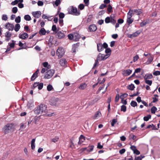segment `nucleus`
Wrapping results in <instances>:
<instances>
[{
	"mask_svg": "<svg viewBox=\"0 0 160 160\" xmlns=\"http://www.w3.org/2000/svg\"><path fill=\"white\" fill-rule=\"evenodd\" d=\"M59 63L62 66H65L67 63V62L65 59L62 58L60 60Z\"/></svg>",
	"mask_w": 160,
	"mask_h": 160,
	"instance_id": "21",
	"label": "nucleus"
},
{
	"mask_svg": "<svg viewBox=\"0 0 160 160\" xmlns=\"http://www.w3.org/2000/svg\"><path fill=\"white\" fill-rule=\"evenodd\" d=\"M53 88L52 85L51 84H49L48 85L47 87V89L49 91H51L53 89Z\"/></svg>",
	"mask_w": 160,
	"mask_h": 160,
	"instance_id": "41",
	"label": "nucleus"
},
{
	"mask_svg": "<svg viewBox=\"0 0 160 160\" xmlns=\"http://www.w3.org/2000/svg\"><path fill=\"white\" fill-rule=\"evenodd\" d=\"M42 65L44 67L47 68L48 69L51 68V66L48 64V63L47 62H45L43 63Z\"/></svg>",
	"mask_w": 160,
	"mask_h": 160,
	"instance_id": "29",
	"label": "nucleus"
},
{
	"mask_svg": "<svg viewBox=\"0 0 160 160\" xmlns=\"http://www.w3.org/2000/svg\"><path fill=\"white\" fill-rule=\"evenodd\" d=\"M94 147V146L93 145L89 146L88 147H87V152H89L92 151Z\"/></svg>",
	"mask_w": 160,
	"mask_h": 160,
	"instance_id": "28",
	"label": "nucleus"
},
{
	"mask_svg": "<svg viewBox=\"0 0 160 160\" xmlns=\"http://www.w3.org/2000/svg\"><path fill=\"white\" fill-rule=\"evenodd\" d=\"M98 61H99V60H98L97 58L96 60H95V62L94 64L92 69L95 68L96 66L98 65Z\"/></svg>",
	"mask_w": 160,
	"mask_h": 160,
	"instance_id": "53",
	"label": "nucleus"
},
{
	"mask_svg": "<svg viewBox=\"0 0 160 160\" xmlns=\"http://www.w3.org/2000/svg\"><path fill=\"white\" fill-rule=\"evenodd\" d=\"M12 36L11 33L9 32H7L5 34V37L7 38L6 39V40L7 41H8L10 39V38Z\"/></svg>",
	"mask_w": 160,
	"mask_h": 160,
	"instance_id": "18",
	"label": "nucleus"
},
{
	"mask_svg": "<svg viewBox=\"0 0 160 160\" xmlns=\"http://www.w3.org/2000/svg\"><path fill=\"white\" fill-rule=\"evenodd\" d=\"M133 10L130 9L128 13V17L127 20V22L128 25H129L131 24L133 21V19L131 18L132 17V14Z\"/></svg>",
	"mask_w": 160,
	"mask_h": 160,
	"instance_id": "4",
	"label": "nucleus"
},
{
	"mask_svg": "<svg viewBox=\"0 0 160 160\" xmlns=\"http://www.w3.org/2000/svg\"><path fill=\"white\" fill-rule=\"evenodd\" d=\"M59 24L61 26H62L63 25V20L62 19H59Z\"/></svg>",
	"mask_w": 160,
	"mask_h": 160,
	"instance_id": "59",
	"label": "nucleus"
},
{
	"mask_svg": "<svg viewBox=\"0 0 160 160\" xmlns=\"http://www.w3.org/2000/svg\"><path fill=\"white\" fill-rule=\"evenodd\" d=\"M28 34L26 32H24L21 35H19V38L22 39H25L28 37Z\"/></svg>",
	"mask_w": 160,
	"mask_h": 160,
	"instance_id": "20",
	"label": "nucleus"
},
{
	"mask_svg": "<svg viewBox=\"0 0 160 160\" xmlns=\"http://www.w3.org/2000/svg\"><path fill=\"white\" fill-rule=\"evenodd\" d=\"M59 100V99L58 98H53L49 100V102L51 105L56 106L58 104Z\"/></svg>",
	"mask_w": 160,
	"mask_h": 160,
	"instance_id": "7",
	"label": "nucleus"
},
{
	"mask_svg": "<svg viewBox=\"0 0 160 160\" xmlns=\"http://www.w3.org/2000/svg\"><path fill=\"white\" fill-rule=\"evenodd\" d=\"M15 127V125L13 124L8 123L5 125L3 128V132L5 134H7L11 132L12 130L13 131Z\"/></svg>",
	"mask_w": 160,
	"mask_h": 160,
	"instance_id": "2",
	"label": "nucleus"
},
{
	"mask_svg": "<svg viewBox=\"0 0 160 160\" xmlns=\"http://www.w3.org/2000/svg\"><path fill=\"white\" fill-rule=\"evenodd\" d=\"M128 96V94L125 93L121 95L120 98L121 99H123L124 98L127 97Z\"/></svg>",
	"mask_w": 160,
	"mask_h": 160,
	"instance_id": "47",
	"label": "nucleus"
},
{
	"mask_svg": "<svg viewBox=\"0 0 160 160\" xmlns=\"http://www.w3.org/2000/svg\"><path fill=\"white\" fill-rule=\"evenodd\" d=\"M5 27L6 28L8 29L9 31H12L14 28L13 25L9 22L6 24Z\"/></svg>",
	"mask_w": 160,
	"mask_h": 160,
	"instance_id": "13",
	"label": "nucleus"
},
{
	"mask_svg": "<svg viewBox=\"0 0 160 160\" xmlns=\"http://www.w3.org/2000/svg\"><path fill=\"white\" fill-rule=\"evenodd\" d=\"M134 11L135 13H137L138 15H140L142 13V10L141 9H134Z\"/></svg>",
	"mask_w": 160,
	"mask_h": 160,
	"instance_id": "33",
	"label": "nucleus"
},
{
	"mask_svg": "<svg viewBox=\"0 0 160 160\" xmlns=\"http://www.w3.org/2000/svg\"><path fill=\"white\" fill-rule=\"evenodd\" d=\"M52 30L55 33L58 31L56 25H53L52 27Z\"/></svg>",
	"mask_w": 160,
	"mask_h": 160,
	"instance_id": "35",
	"label": "nucleus"
},
{
	"mask_svg": "<svg viewBox=\"0 0 160 160\" xmlns=\"http://www.w3.org/2000/svg\"><path fill=\"white\" fill-rule=\"evenodd\" d=\"M65 15L62 12H60L59 14V19H62L64 17Z\"/></svg>",
	"mask_w": 160,
	"mask_h": 160,
	"instance_id": "50",
	"label": "nucleus"
},
{
	"mask_svg": "<svg viewBox=\"0 0 160 160\" xmlns=\"http://www.w3.org/2000/svg\"><path fill=\"white\" fill-rule=\"evenodd\" d=\"M157 108L155 106H153L151 108V112L152 114H155L157 111Z\"/></svg>",
	"mask_w": 160,
	"mask_h": 160,
	"instance_id": "32",
	"label": "nucleus"
},
{
	"mask_svg": "<svg viewBox=\"0 0 160 160\" xmlns=\"http://www.w3.org/2000/svg\"><path fill=\"white\" fill-rule=\"evenodd\" d=\"M107 11L108 12V13H110L112 12H113L112 10V7L111 5L109 4L108 6V8H107Z\"/></svg>",
	"mask_w": 160,
	"mask_h": 160,
	"instance_id": "30",
	"label": "nucleus"
},
{
	"mask_svg": "<svg viewBox=\"0 0 160 160\" xmlns=\"http://www.w3.org/2000/svg\"><path fill=\"white\" fill-rule=\"evenodd\" d=\"M153 74L155 76L160 75V71H156L153 72Z\"/></svg>",
	"mask_w": 160,
	"mask_h": 160,
	"instance_id": "57",
	"label": "nucleus"
},
{
	"mask_svg": "<svg viewBox=\"0 0 160 160\" xmlns=\"http://www.w3.org/2000/svg\"><path fill=\"white\" fill-rule=\"evenodd\" d=\"M55 73V70L51 69L46 72L44 78L45 79L50 78Z\"/></svg>",
	"mask_w": 160,
	"mask_h": 160,
	"instance_id": "5",
	"label": "nucleus"
},
{
	"mask_svg": "<svg viewBox=\"0 0 160 160\" xmlns=\"http://www.w3.org/2000/svg\"><path fill=\"white\" fill-rule=\"evenodd\" d=\"M104 57L105 56L104 54L99 53L98 56L97 58L98 60H99V61H101L102 60H105V58H104Z\"/></svg>",
	"mask_w": 160,
	"mask_h": 160,
	"instance_id": "19",
	"label": "nucleus"
},
{
	"mask_svg": "<svg viewBox=\"0 0 160 160\" xmlns=\"http://www.w3.org/2000/svg\"><path fill=\"white\" fill-rule=\"evenodd\" d=\"M47 106L46 105L41 104L40 105L37 107L34 112L36 114L38 115L43 112L45 113L47 111Z\"/></svg>",
	"mask_w": 160,
	"mask_h": 160,
	"instance_id": "1",
	"label": "nucleus"
},
{
	"mask_svg": "<svg viewBox=\"0 0 160 160\" xmlns=\"http://www.w3.org/2000/svg\"><path fill=\"white\" fill-rule=\"evenodd\" d=\"M127 107L126 106L124 105H122L121 107V110L122 111H123V112H125L126 111Z\"/></svg>",
	"mask_w": 160,
	"mask_h": 160,
	"instance_id": "44",
	"label": "nucleus"
},
{
	"mask_svg": "<svg viewBox=\"0 0 160 160\" xmlns=\"http://www.w3.org/2000/svg\"><path fill=\"white\" fill-rule=\"evenodd\" d=\"M135 88V87L134 85L133 84H131L130 85H129L127 87L128 89L132 91Z\"/></svg>",
	"mask_w": 160,
	"mask_h": 160,
	"instance_id": "26",
	"label": "nucleus"
},
{
	"mask_svg": "<svg viewBox=\"0 0 160 160\" xmlns=\"http://www.w3.org/2000/svg\"><path fill=\"white\" fill-rule=\"evenodd\" d=\"M15 45V42L13 41H12V42L10 43L9 45V46L10 48H13Z\"/></svg>",
	"mask_w": 160,
	"mask_h": 160,
	"instance_id": "62",
	"label": "nucleus"
},
{
	"mask_svg": "<svg viewBox=\"0 0 160 160\" xmlns=\"http://www.w3.org/2000/svg\"><path fill=\"white\" fill-rule=\"evenodd\" d=\"M141 31L140 30L137 31L136 32H134L132 34H130L128 35L129 38H132V37H135L138 36L139 35L141 32Z\"/></svg>",
	"mask_w": 160,
	"mask_h": 160,
	"instance_id": "10",
	"label": "nucleus"
},
{
	"mask_svg": "<svg viewBox=\"0 0 160 160\" xmlns=\"http://www.w3.org/2000/svg\"><path fill=\"white\" fill-rule=\"evenodd\" d=\"M61 3L60 0H56L54 2V4L56 6H58Z\"/></svg>",
	"mask_w": 160,
	"mask_h": 160,
	"instance_id": "52",
	"label": "nucleus"
},
{
	"mask_svg": "<svg viewBox=\"0 0 160 160\" xmlns=\"http://www.w3.org/2000/svg\"><path fill=\"white\" fill-rule=\"evenodd\" d=\"M15 21L17 23H19L21 21V17L20 16H18L15 19Z\"/></svg>",
	"mask_w": 160,
	"mask_h": 160,
	"instance_id": "49",
	"label": "nucleus"
},
{
	"mask_svg": "<svg viewBox=\"0 0 160 160\" xmlns=\"http://www.w3.org/2000/svg\"><path fill=\"white\" fill-rule=\"evenodd\" d=\"M97 29V26L94 24H92L90 25L88 27V30L90 32H94Z\"/></svg>",
	"mask_w": 160,
	"mask_h": 160,
	"instance_id": "9",
	"label": "nucleus"
},
{
	"mask_svg": "<svg viewBox=\"0 0 160 160\" xmlns=\"http://www.w3.org/2000/svg\"><path fill=\"white\" fill-rule=\"evenodd\" d=\"M139 56L138 55H136L133 57V61L135 62L137 61L139 58Z\"/></svg>",
	"mask_w": 160,
	"mask_h": 160,
	"instance_id": "58",
	"label": "nucleus"
},
{
	"mask_svg": "<svg viewBox=\"0 0 160 160\" xmlns=\"http://www.w3.org/2000/svg\"><path fill=\"white\" fill-rule=\"evenodd\" d=\"M131 105L133 107H134L137 106V103L136 101H132L130 103Z\"/></svg>",
	"mask_w": 160,
	"mask_h": 160,
	"instance_id": "38",
	"label": "nucleus"
},
{
	"mask_svg": "<svg viewBox=\"0 0 160 160\" xmlns=\"http://www.w3.org/2000/svg\"><path fill=\"white\" fill-rule=\"evenodd\" d=\"M32 14L34 17L37 18H38L41 16V13L40 11H38L33 12L32 13Z\"/></svg>",
	"mask_w": 160,
	"mask_h": 160,
	"instance_id": "15",
	"label": "nucleus"
},
{
	"mask_svg": "<svg viewBox=\"0 0 160 160\" xmlns=\"http://www.w3.org/2000/svg\"><path fill=\"white\" fill-rule=\"evenodd\" d=\"M79 43L78 42L76 44H74L72 45V50L73 53H75L76 52V49L79 46Z\"/></svg>",
	"mask_w": 160,
	"mask_h": 160,
	"instance_id": "17",
	"label": "nucleus"
},
{
	"mask_svg": "<svg viewBox=\"0 0 160 160\" xmlns=\"http://www.w3.org/2000/svg\"><path fill=\"white\" fill-rule=\"evenodd\" d=\"M79 140L78 143V144H81L82 142L85 140V137L82 135H81L79 137Z\"/></svg>",
	"mask_w": 160,
	"mask_h": 160,
	"instance_id": "25",
	"label": "nucleus"
},
{
	"mask_svg": "<svg viewBox=\"0 0 160 160\" xmlns=\"http://www.w3.org/2000/svg\"><path fill=\"white\" fill-rule=\"evenodd\" d=\"M68 38L69 39L74 40L73 33H71L68 35Z\"/></svg>",
	"mask_w": 160,
	"mask_h": 160,
	"instance_id": "46",
	"label": "nucleus"
},
{
	"mask_svg": "<svg viewBox=\"0 0 160 160\" xmlns=\"http://www.w3.org/2000/svg\"><path fill=\"white\" fill-rule=\"evenodd\" d=\"M101 115L102 114L101 112L100 111H98L96 112L95 115V117L96 118H97L98 117H100L101 116Z\"/></svg>",
	"mask_w": 160,
	"mask_h": 160,
	"instance_id": "42",
	"label": "nucleus"
},
{
	"mask_svg": "<svg viewBox=\"0 0 160 160\" xmlns=\"http://www.w3.org/2000/svg\"><path fill=\"white\" fill-rule=\"evenodd\" d=\"M153 78V76L151 74H146L144 77V80H147L148 79H152Z\"/></svg>",
	"mask_w": 160,
	"mask_h": 160,
	"instance_id": "24",
	"label": "nucleus"
},
{
	"mask_svg": "<svg viewBox=\"0 0 160 160\" xmlns=\"http://www.w3.org/2000/svg\"><path fill=\"white\" fill-rule=\"evenodd\" d=\"M46 33V31L44 28H41L39 32V33L41 35H45Z\"/></svg>",
	"mask_w": 160,
	"mask_h": 160,
	"instance_id": "23",
	"label": "nucleus"
},
{
	"mask_svg": "<svg viewBox=\"0 0 160 160\" xmlns=\"http://www.w3.org/2000/svg\"><path fill=\"white\" fill-rule=\"evenodd\" d=\"M153 60V58L151 56L150 58H149L146 62L147 64H148L150 63L151 62H152Z\"/></svg>",
	"mask_w": 160,
	"mask_h": 160,
	"instance_id": "45",
	"label": "nucleus"
},
{
	"mask_svg": "<svg viewBox=\"0 0 160 160\" xmlns=\"http://www.w3.org/2000/svg\"><path fill=\"white\" fill-rule=\"evenodd\" d=\"M85 6L83 4H80L78 6V8L80 10H83Z\"/></svg>",
	"mask_w": 160,
	"mask_h": 160,
	"instance_id": "51",
	"label": "nucleus"
},
{
	"mask_svg": "<svg viewBox=\"0 0 160 160\" xmlns=\"http://www.w3.org/2000/svg\"><path fill=\"white\" fill-rule=\"evenodd\" d=\"M130 148L133 151L134 153L138 155L140 154V152L136 149V147L134 146H131Z\"/></svg>",
	"mask_w": 160,
	"mask_h": 160,
	"instance_id": "14",
	"label": "nucleus"
},
{
	"mask_svg": "<svg viewBox=\"0 0 160 160\" xmlns=\"http://www.w3.org/2000/svg\"><path fill=\"white\" fill-rule=\"evenodd\" d=\"M73 35L74 41H78L80 38V36L77 32L73 33Z\"/></svg>",
	"mask_w": 160,
	"mask_h": 160,
	"instance_id": "16",
	"label": "nucleus"
},
{
	"mask_svg": "<svg viewBox=\"0 0 160 160\" xmlns=\"http://www.w3.org/2000/svg\"><path fill=\"white\" fill-rule=\"evenodd\" d=\"M43 83H39L38 86V88L39 90L41 89L43 87Z\"/></svg>",
	"mask_w": 160,
	"mask_h": 160,
	"instance_id": "48",
	"label": "nucleus"
},
{
	"mask_svg": "<svg viewBox=\"0 0 160 160\" xmlns=\"http://www.w3.org/2000/svg\"><path fill=\"white\" fill-rule=\"evenodd\" d=\"M107 7V6L106 5L104 4H102L99 7V8L100 9H103L104 8L106 7Z\"/></svg>",
	"mask_w": 160,
	"mask_h": 160,
	"instance_id": "55",
	"label": "nucleus"
},
{
	"mask_svg": "<svg viewBox=\"0 0 160 160\" xmlns=\"http://www.w3.org/2000/svg\"><path fill=\"white\" fill-rule=\"evenodd\" d=\"M111 19V18L110 17H106L105 20V23H108L110 22Z\"/></svg>",
	"mask_w": 160,
	"mask_h": 160,
	"instance_id": "43",
	"label": "nucleus"
},
{
	"mask_svg": "<svg viewBox=\"0 0 160 160\" xmlns=\"http://www.w3.org/2000/svg\"><path fill=\"white\" fill-rule=\"evenodd\" d=\"M24 18L26 20L28 21L30 20L31 19L30 16L28 15H25L24 17Z\"/></svg>",
	"mask_w": 160,
	"mask_h": 160,
	"instance_id": "39",
	"label": "nucleus"
},
{
	"mask_svg": "<svg viewBox=\"0 0 160 160\" xmlns=\"http://www.w3.org/2000/svg\"><path fill=\"white\" fill-rule=\"evenodd\" d=\"M68 12L69 14L75 16H78L80 13V11H78L76 7L73 6H72L71 8L69 10Z\"/></svg>",
	"mask_w": 160,
	"mask_h": 160,
	"instance_id": "3",
	"label": "nucleus"
},
{
	"mask_svg": "<svg viewBox=\"0 0 160 160\" xmlns=\"http://www.w3.org/2000/svg\"><path fill=\"white\" fill-rule=\"evenodd\" d=\"M145 82L149 85V86H151L152 83V80H144Z\"/></svg>",
	"mask_w": 160,
	"mask_h": 160,
	"instance_id": "40",
	"label": "nucleus"
},
{
	"mask_svg": "<svg viewBox=\"0 0 160 160\" xmlns=\"http://www.w3.org/2000/svg\"><path fill=\"white\" fill-rule=\"evenodd\" d=\"M56 33L57 34L56 35V38L59 39L63 38L65 36L63 31H58Z\"/></svg>",
	"mask_w": 160,
	"mask_h": 160,
	"instance_id": "8",
	"label": "nucleus"
},
{
	"mask_svg": "<svg viewBox=\"0 0 160 160\" xmlns=\"http://www.w3.org/2000/svg\"><path fill=\"white\" fill-rule=\"evenodd\" d=\"M26 123H21L20 128L19 130L21 129L22 131V130L24 129L26 127Z\"/></svg>",
	"mask_w": 160,
	"mask_h": 160,
	"instance_id": "36",
	"label": "nucleus"
},
{
	"mask_svg": "<svg viewBox=\"0 0 160 160\" xmlns=\"http://www.w3.org/2000/svg\"><path fill=\"white\" fill-rule=\"evenodd\" d=\"M151 117V115L149 114L147 115L146 116H145L143 118V120L144 121H148L149 119H150Z\"/></svg>",
	"mask_w": 160,
	"mask_h": 160,
	"instance_id": "31",
	"label": "nucleus"
},
{
	"mask_svg": "<svg viewBox=\"0 0 160 160\" xmlns=\"http://www.w3.org/2000/svg\"><path fill=\"white\" fill-rule=\"evenodd\" d=\"M58 139H59V138L58 137H56L52 138V142H56L58 141Z\"/></svg>",
	"mask_w": 160,
	"mask_h": 160,
	"instance_id": "61",
	"label": "nucleus"
},
{
	"mask_svg": "<svg viewBox=\"0 0 160 160\" xmlns=\"http://www.w3.org/2000/svg\"><path fill=\"white\" fill-rule=\"evenodd\" d=\"M119 99V95L118 94H117L115 97V102H118Z\"/></svg>",
	"mask_w": 160,
	"mask_h": 160,
	"instance_id": "60",
	"label": "nucleus"
},
{
	"mask_svg": "<svg viewBox=\"0 0 160 160\" xmlns=\"http://www.w3.org/2000/svg\"><path fill=\"white\" fill-rule=\"evenodd\" d=\"M39 72V69H37L36 71L33 74L31 77V81H34L35 79L38 77V74Z\"/></svg>",
	"mask_w": 160,
	"mask_h": 160,
	"instance_id": "12",
	"label": "nucleus"
},
{
	"mask_svg": "<svg viewBox=\"0 0 160 160\" xmlns=\"http://www.w3.org/2000/svg\"><path fill=\"white\" fill-rule=\"evenodd\" d=\"M18 8L17 7H14L12 8V11L13 13H15L18 11Z\"/></svg>",
	"mask_w": 160,
	"mask_h": 160,
	"instance_id": "54",
	"label": "nucleus"
},
{
	"mask_svg": "<svg viewBox=\"0 0 160 160\" xmlns=\"http://www.w3.org/2000/svg\"><path fill=\"white\" fill-rule=\"evenodd\" d=\"M2 19L3 20H7L8 19L7 16L6 15H3L2 17Z\"/></svg>",
	"mask_w": 160,
	"mask_h": 160,
	"instance_id": "63",
	"label": "nucleus"
},
{
	"mask_svg": "<svg viewBox=\"0 0 160 160\" xmlns=\"http://www.w3.org/2000/svg\"><path fill=\"white\" fill-rule=\"evenodd\" d=\"M64 53V49L62 47H59L57 50L56 54L59 58L62 57Z\"/></svg>",
	"mask_w": 160,
	"mask_h": 160,
	"instance_id": "6",
	"label": "nucleus"
},
{
	"mask_svg": "<svg viewBox=\"0 0 160 160\" xmlns=\"http://www.w3.org/2000/svg\"><path fill=\"white\" fill-rule=\"evenodd\" d=\"M20 28V26L19 24L17 23L16 24L15 27L14 28V30L16 32H18Z\"/></svg>",
	"mask_w": 160,
	"mask_h": 160,
	"instance_id": "34",
	"label": "nucleus"
},
{
	"mask_svg": "<svg viewBox=\"0 0 160 160\" xmlns=\"http://www.w3.org/2000/svg\"><path fill=\"white\" fill-rule=\"evenodd\" d=\"M103 49L102 44V43H99L97 44V49L99 52L103 50Z\"/></svg>",
	"mask_w": 160,
	"mask_h": 160,
	"instance_id": "22",
	"label": "nucleus"
},
{
	"mask_svg": "<svg viewBox=\"0 0 160 160\" xmlns=\"http://www.w3.org/2000/svg\"><path fill=\"white\" fill-rule=\"evenodd\" d=\"M117 122V119H113L111 122V125L112 126H114L115 124Z\"/></svg>",
	"mask_w": 160,
	"mask_h": 160,
	"instance_id": "37",
	"label": "nucleus"
},
{
	"mask_svg": "<svg viewBox=\"0 0 160 160\" xmlns=\"http://www.w3.org/2000/svg\"><path fill=\"white\" fill-rule=\"evenodd\" d=\"M110 22L113 24H114L116 22V21L115 20V18H111Z\"/></svg>",
	"mask_w": 160,
	"mask_h": 160,
	"instance_id": "56",
	"label": "nucleus"
},
{
	"mask_svg": "<svg viewBox=\"0 0 160 160\" xmlns=\"http://www.w3.org/2000/svg\"><path fill=\"white\" fill-rule=\"evenodd\" d=\"M132 70L130 69H127L122 71V74L124 76H128L129 75L132 73Z\"/></svg>",
	"mask_w": 160,
	"mask_h": 160,
	"instance_id": "11",
	"label": "nucleus"
},
{
	"mask_svg": "<svg viewBox=\"0 0 160 160\" xmlns=\"http://www.w3.org/2000/svg\"><path fill=\"white\" fill-rule=\"evenodd\" d=\"M123 22V20L121 18H119L118 20V23L119 24H122Z\"/></svg>",
	"mask_w": 160,
	"mask_h": 160,
	"instance_id": "64",
	"label": "nucleus"
},
{
	"mask_svg": "<svg viewBox=\"0 0 160 160\" xmlns=\"http://www.w3.org/2000/svg\"><path fill=\"white\" fill-rule=\"evenodd\" d=\"M87 85L85 83L81 84L79 86V88L82 90L84 89L87 87Z\"/></svg>",
	"mask_w": 160,
	"mask_h": 160,
	"instance_id": "27",
	"label": "nucleus"
}]
</instances>
